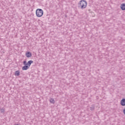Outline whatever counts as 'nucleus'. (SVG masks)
<instances>
[{"mask_svg": "<svg viewBox=\"0 0 125 125\" xmlns=\"http://www.w3.org/2000/svg\"><path fill=\"white\" fill-rule=\"evenodd\" d=\"M50 102L51 103H52V104H54V103H55V101H54V99H50Z\"/></svg>", "mask_w": 125, "mask_h": 125, "instance_id": "10", "label": "nucleus"}, {"mask_svg": "<svg viewBox=\"0 0 125 125\" xmlns=\"http://www.w3.org/2000/svg\"><path fill=\"white\" fill-rule=\"evenodd\" d=\"M25 55L27 58H30V57H32V53L30 52H27L25 53Z\"/></svg>", "mask_w": 125, "mask_h": 125, "instance_id": "4", "label": "nucleus"}, {"mask_svg": "<svg viewBox=\"0 0 125 125\" xmlns=\"http://www.w3.org/2000/svg\"><path fill=\"white\" fill-rule=\"evenodd\" d=\"M30 68L28 65H24L22 67V70L23 71H26V70H28Z\"/></svg>", "mask_w": 125, "mask_h": 125, "instance_id": "7", "label": "nucleus"}, {"mask_svg": "<svg viewBox=\"0 0 125 125\" xmlns=\"http://www.w3.org/2000/svg\"><path fill=\"white\" fill-rule=\"evenodd\" d=\"M120 8L122 10H125V3L121 4Z\"/></svg>", "mask_w": 125, "mask_h": 125, "instance_id": "8", "label": "nucleus"}, {"mask_svg": "<svg viewBox=\"0 0 125 125\" xmlns=\"http://www.w3.org/2000/svg\"><path fill=\"white\" fill-rule=\"evenodd\" d=\"M78 4L79 7H80L81 9H83L86 7V5H87V2L85 0H81Z\"/></svg>", "mask_w": 125, "mask_h": 125, "instance_id": "1", "label": "nucleus"}, {"mask_svg": "<svg viewBox=\"0 0 125 125\" xmlns=\"http://www.w3.org/2000/svg\"><path fill=\"white\" fill-rule=\"evenodd\" d=\"M121 106H125V98H123L120 102Z\"/></svg>", "mask_w": 125, "mask_h": 125, "instance_id": "3", "label": "nucleus"}, {"mask_svg": "<svg viewBox=\"0 0 125 125\" xmlns=\"http://www.w3.org/2000/svg\"><path fill=\"white\" fill-rule=\"evenodd\" d=\"M36 15L37 17H42L43 15V10L42 9H37L36 11Z\"/></svg>", "mask_w": 125, "mask_h": 125, "instance_id": "2", "label": "nucleus"}, {"mask_svg": "<svg viewBox=\"0 0 125 125\" xmlns=\"http://www.w3.org/2000/svg\"><path fill=\"white\" fill-rule=\"evenodd\" d=\"M23 63V65H27V61H24Z\"/></svg>", "mask_w": 125, "mask_h": 125, "instance_id": "11", "label": "nucleus"}, {"mask_svg": "<svg viewBox=\"0 0 125 125\" xmlns=\"http://www.w3.org/2000/svg\"><path fill=\"white\" fill-rule=\"evenodd\" d=\"M15 125H19V124H15Z\"/></svg>", "mask_w": 125, "mask_h": 125, "instance_id": "13", "label": "nucleus"}, {"mask_svg": "<svg viewBox=\"0 0 125 125\" xmlns=\"http://www.w3.org/2000/svg\"><path fill=\"white\" fill-rule=\"evenodd\" d=\"M1 113H4V109H1Z\"/></svg>", "mask_w": 125, "mask_h": 125, "instance_id": "12", "label": "nucleus"}, {"mask_svg": "<svg viewBox=\"0 0 125 125\" xmlns=\"http://www.w3.org/2000/svg\"><path fill=\"white\" fill-rule=\"evenodd\" d=\"M15 76H16V77H19V76H20V71H16L15 72Z\"/></svg>", "mask_w": 125, "mask_h": 125, "instance_id": "6", "label": "nucleus"}, {"mask_svg": "<svg viewBox=\"0 0 125 125\" xmlns=\"http://www.w3.org/2000/svg\"><path fill=\"white\" fill-rule=\"evenodd\" d=\"M32 63H34V61L32 60L29 61L27 63V65L28 66V67L30 68V66H31Z\"/></svg>", "mask_w": 125, "mask_h": 125, "instance_id": "5", "label": "nucleus"}, {"mask_svg": "<svg viewBox=\"0 0 125 125\" xmlns=\"http://www.w3.org/2000/svg\"><path fill=\"white\" fill-rule=\"evenodd\" d=\"M95 109V106H94V105H92L90 107V110L91 111H94Z\"/></svg>", "mask_w": 125, "mask_h": 125, "instance_id": "9", "label": "nucleus"}]
</instances>
